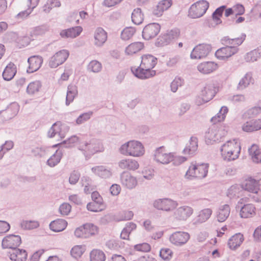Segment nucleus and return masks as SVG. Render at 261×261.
I'll use <instances>...</instances> for the list:
<instances>
[{"instance_id": "obj_23", "label": "nucleus", "mask_w": 261, "mask_h": 261, "mask_svg": "<svg viewBox=\"0 0 261 261\" xmlns=\"http://www.w3.org/2000/svg\"><path fill=\"white\" fill-rule=\"evenodd\" d=\"M197 68L200 73L207 74L216 71L218 68V65L214 62H203L198 65Z\"/></svg>"}, {"instance_id": "obj_48", "label": "nucleus", "mask_w": 261, "mask_h": 261, "mask_svg": "<svg viewBox=\"0 0 261 261\" xmlns=\"http://www.w3.org/2000/svg\"><path fill=\"white\" fill-rule=\"evenodd\" d=\"M228 109L225 106L222 107L219 113L211 118V121L214 123H216L222 121L224 120L226 114L227 113Z\"/></svg>"}, {"instance_id": "obj_46", "label": "nucleus", "mask_w": 261, "mask_h": 261, "mask_svg": "<svg viewBox=\"0 0 261 261\" xmlns=\"http://www.w3.org/2000/svg\"><path fill=\"white\" fill-rule=\"evenodd\" d=\"M61 5L59 0H47L42 7L43 12L45 13H49L53 8H59Z\"/></svg>"}, {"instance_id": "obj_55", "label": "nucleus", "mask_w": 261, "mask_h": 261, "mask_svg": "<svg viewBox=\"0 0 261 261\" xmlns=\"http://www.w3.org/2000/svg\"><path fill=\"white\" fill-rule=\"evenodd\" d=\"M173 252L169 248H165L161 249L160 257L165 260H169L172 257Z\"/></svg>"}, {"instance_id": "obj_25", "label": "nucleus", "mask_w": 261, "mask_h": 261, "mask_svg": "<svg viewBox=\"0 0 261 261\" xmlns=\"http://www.w3.org/2000/svg\"><path fill=\"white\" fill-rule=\"evenodd\" d=\"M242 130L245 132H253L261 129V119L249 120L242 126Z\"/></svg>"}, {"instance_id": "obj_61", "label": "nucleus", "mask_w": 261, "mask_h": 261, "mask_svg": "<svg viewBox=\"0 0 261 261\" xmlns=\"http://www.w3.org/2000/svg\"><path fill=\"white\" fill-rule=\"evenodd\" d=\"M71 210V206L68 203H63L59 207V211L62 216L68 215Z\"/></svg>"}, {"instance_id": "obj_58", "label": "nucleus", "mask_w": 261, "mask_h": 261, "mask_svg": "<svg viewBox=\"0 0 261 261\" xmlns=\"http://www.w3.org/2000/svg\"><path fill=\"white\" fill-rule=\"evenodd\" d=\"M19 109V105L17 103H13L8 107L6 112L10 114V117H12L17 114Z\"/></svg>"}, {"instance_id": "obj_10", "label": "nucleus", "mask_w": 261, "mask_h": 261, "mask_svg": "<svg viewBox=\"0 0 261 261\" xmlns=\"http://www.w3.org/2000/svg\"><path fill=\"white\" fill-rule=\"evenodd\" d=\"M153 159L158 163L167 165L173 160V153L168 152L164 146H161L154 150Z\"/></svg>"}, {"instance_id": "obj_8", "label": "nucleus", "mask_w": 261, "mask_h": 261, "mask_svg": "<svg viewBox=\"0 0 261 261\" xmlns=\"http://www.w3.org/2000/svg\"><path fill=\"white\" fill-rule=\"evenodd\" d=\"M208 165L207 164H192L187 171L185 176L187 178H203L207 174Z\"/></svg>"}, {"instance_id": "obj_53", "label": "nucleus", "mask_w": 261, "mask_h": 261, "mask_svg": "<svg viewBox=\"0 0 261 261\" xmlns=\"http://www.w3.org/2000/svg\"><path fill=\"white\" fill-rule=\"evenodd\" d=\"M241 191V188L239 185H233L228 190L227 196L230 198H233L236 196L239 197Z\"/></svg>"}, {"instance_id": "obj_45", "label": "nucleus", "mask_w": 261, "mask_h": 261, "mask_svg": "<svg viewBox=\"0 0 261 261\" xmlns=\"http://www.w3.org/2000/svg\"><path fill=\"white\" fill-rule=\"evenodd\" d=\"M261 57V53L258 49H254L247 53L244 56L246 62L251 63L256 61Z\"/></svg>"}, {"instance_id": "obj_42", "label": "nucleus", "mask_w": 261, "mask_h": 261, "mask_svg": "<svg viewBox=\"0 0 261 261\" xmlns=\"http://www.w3.org/2000/svg\"><path fill=\"white\" fill-rule=\"evenodd\" d=\"M252 161L255 163H261V149L256 145H253L249 149Z\"/></svg>"}, {"instance_id": "obj_36", "label": "nucleus", "mask_w": 261, "mask_h": 261, "mask_svg": "<svg viewBox=\"0 0 261 261\" xmlns=\"http://www.w3.org/2000/svg\"><path fill=\"white\" fill-rule=\"evenodd\" d=\"M244 240L243 235L240 233L232 236L228 241V246L232 250L240 247Z\"/></svg>"}, {"instance_id": "obj_9", "label": "nucleus", "mask_w": 261, "mask_h": 261, "mask_svg": "<svg viewBox=\"0 0 261 261\" xmlns=\"http://www.w3.org/2000/svg\"><path fill=\"white\" fill-rule=\"evenodd\" d=\"M216 92V88L213 83L206 84L200 95L196 97V104L200 106L210 101L214 97Z\"/></svg>"}, {"instance_id": "obj_39", "label": "nucleus", "mask_w": 261, "mask_h": 261, "mask_svg": "<svg viewBox=\"0 0 261 261\" xmlns=\"http://www.w3.org/2000/svg\"><path fill=\"white\" fill-rule=\"evenodd\" d=\"M16 73V68L15 65L10 63L5 68L3 73V76L5 80L10 81L12 80Z\"/></svg>"}, {"instance_id": "obj_27", "label": "nucleus", "mask_w": 261, "mask_h": 261, "mask_svg": "<svg viewBox=\"0 0 261 261\" xmlns=\"http://www.w3.org/2000/svg\"><path fill=\"white\" fill-rule=\"evenodd\" d=\"M178 33L176 31H171L170 32L160 36L156 41V45L158 46H163L170 43L171 40L176 38Z\"/></svg>"}, {"instance_id": "obj_24", "label": "nucleus", "mask_w": 261, "mask_h": 261, "mask_svg": "<svg viewBox=\"0 0 261 261\" xmlns=\"http://www.w3.org/2000/svg\"><path fill=\"white\" fill-rule=\"evenodd\" d=\"M193 213V209L189 206L185 205L178 207L174 212L175 218L179 220H186Z\"/></svg>"}, {"instance_id": "obj_43", "label": "nucleus", "mask_w": 261, "mask_h": 261, "mask_svg": "<svg viewBox=\"0 0 261 261\" xmlns=\"http://www.w3.org/2000/svg\"><path fill=\"white\" fill-rule=\"evenodd\" d=\"M62 157V152L61 150H57L56 152L52 155L47 161V165L50 167H54L58 165Z\"/></svg>"}, {"instance_id": "obj_15", "label": "nucleus", "mask_w": 261, "mask_h": 261, "mask_svg": "<svg viewBox=\"0 0 261 261\" xmlns=\"http://www.w3.org/2000/svg\"><path fill=\"white\" fill-rule=\"evenodd\" d=\"M69 127L60 122L55 123L48 132V137L53 138L56 135H58L61 139L64 138L68 132Z\"/></svg>"}, {"instance_id": "obj_44", "label": "nucleus", "mask_w": 261, "mask_h": 261, "mask_svg": "<svg viewBox=\"0 0 261 261\" xmlns=\"http://www.w3.org/2000/svg\"><path fill=\"white\" fill-rule=\"evenodd\" d=\"M90 261H105L106 255L105 253L100 249H93L90 253Z\"/></svg>"}, {"instance_id": "obj_32", "label": "nucleus", "mask_w": 261, "mask_h": 261, "mask_svg": "<svg viewBox=\"0 0 261 261\" xmlns=\"http://www.w3.org/2000/svg\"><path fill=\"white\" fill-rule=\"evenodd\" d=\"M256 215V208L254 204L248 203L244 204L241 208L240 216L242 218H249Z\"/></svg>"}, {"instance_id": "obj_19", "label": "nucleus", "mask_w": 261, "mask_h": 261, "mask_svg": "<svg viewBox=\"0 0 261 261\" xmlns=\"http://www.w3.org/2000/svg\"><path fill=\"white\" fill-rule=\"evenodd\" d=\"M21 242L20 237L18 235L10 234L5 237L2 241L3 248L16 249Z\"/></svg>"}, {"instance_id": "obj_51", "label": "nucleus", "mask_w": 261, "mask_h": 261, "mask_svg": "<svg viewBox=\"0 0 261 261\" xmlns=\"http://www.w3.org/2000/svg\"><path fill=\"white\" fill-rule=\"evenodd\" d=\"M102 68L101 64L96 60L91 61L87 66L88 71L94 73H97L101 71Z\"/></svg>"}, {"instance_id": "obj_12", "label": "nucleus", "mask_w": 261, "mask_h": 261, "mask_svg": "<svg viewBox=\"0 0 261 261\" xmlns=\"http://www.w3.org/2000/svg\"><path fill=\"white\" fill-rule=\"evenodd\" d=\"M209 7L206 1L202 0L193 4L189 11V16L192 18H197L202 16Z\"/></svg>"}, {"instance_id": "obj_37", "label": "nucleus", "mask_w": 261, "mask_h": 261, "mask_svg": "<svg viewBox=\"0 0 261 261\" xmlns=\"http://www.w3.org/2000/svg\"><path fill=\"white\" fill-rule=\"evenodd\" d=\"M253 81L252 73L251 72H247L240 80L237 86V89L239 90H244L247 88Z\"/></svg>"}, {"instance_id": "obj_49", "label": "nucleus", "mask_w": 261, "mask_h": 261, "mask_svg": "<svg viewBox=\"0 0 261 261\" xmlns=\"http://www.w3.org/2000/svg\"><path fill=\"white\" fill-rule=\"evenodd\" d=\"M42 86L39 81H35L30 83L27 89V92L30 95H33L39 92Z\"/></svg>"}, {"instance_id": "obj_20", "label": "nucleus", "mask_w": 261, "mask_h": 261, "mask_svg": "<svg viewBox=\"0 0 261 261\" xmlns=\"http://www.w3.org/2000/svg\"><path fill=\"white\" fill-rule=\"evenodd\" d=\"M120 180L122 186L128 189H133L138 185L136 177L126 172H123L121 174Z\"/></svg>"}, {"instance_id": "obj_3", "label": "nucleus", "mask_w": 261, "mask_h": 261, "mask_svg": "<svg viewBox=\"0 0 261 261\" xmlns=\"http://www.w3.org/2000/svg\"><path fill=\"white\" fill-rule=\"evenodd\" d=\"M241 150L240 142L238 139L230 140L221 147L220 151L223 159L227 161H234L240 155Z\"/></svg>"}, {"instance_id": "obj_40", "label": "nucleus", "mask_w": 261, "mask_h": 261, "mask_svg": "<svg viewBox=\"0 0 261 261\" xmlns=\"http://www.w3.org/2000/svg\"><path fill=\"white\" fill-rule=\"evenodd\" d=\"M198 147V139L195 137H191L189 144L184 149L185 154L193 155L195 153Z\"/></svg>"}, {"instance_id": "obj_26", "label": "nucleus", "mask_w": 261, "mask_h": 261, "mask_svg": "<svg viewBox=\"0 0 261 261\" xmlns=\"http://www.w3.org/2000/svg\"><path fill=\"white\" fill-rule=\"evenodd\" d=\"M118 167L122 170L135 171L139 167V164L135 160L123 159L118 163Z\"/></svg>"}, {"instance_id": "obj_54", "label": "nucleus", "mask_w": 261, "mask_h": 261, "mask_svg": "<svg viewBox=\"0 0 261 261\" xmlns=\"http://www.w3.org/2000/svg\"><path fill=\"white\" fill-rule=\"evenodd\" d=\"M183 84L184 80L179 77H176L171 83V90L173 92H176L178 87H181Z\"/></svg>"}, {"instance_id": "obj_30", "label": "nucleus", "mask_w": 261, "mask_h": 261, "mask_svg": "<svg viewBox=\"0 0 261 261\" xmlns=\"http://www.w3.org/2000/svg\"><path fill=\"white\" fill-rule=\"evenodd\" d=\"M171 0H162L153 9L152 13L156 17L161 16L165 11L167 10L172 5Z\"/></svg>"}, {"instance_id": "obj_22", "label": "nucleus", "mask_w": 261, "mask_h": 261, "mask_svg": "<svg viewBox=\"0 0 261 261\" xmlns=\"http://www.w3.org/2000/svg\"><path fill=\"white\" fill-rule=\"evenodd\" d=\"M108 38L107 33L101 27L96 29L94 33V44L97 47L102 46Z\"/></svg>"}, {"instance_id": "obj_11", "label": "nucleus", "mask_w": 261, "mask_h": 261, "mask_svg": "<svg viewBox=\"0 0 261 261\" xmlns=\"http://www.w3.org/2000/svg\"><path fill=\"white\" fill-rule=\"evenodd\" d=\"M98 227L92 223H86L77 228L74 234L77 238H88L98 233Z\"/></svg>"}, {"instance_id": "obj_29", "label": "nucleus", "mask_w": 261, "mask_h": 261, "mask_svg": "<svg viewBox=\"0 0 261 261\" xmlns=\"http://www.w3.org/2000/svg\"><path fill=\"white\" fill-rule=\"evenodd\" d=\"M83 31L81 26H76L68 29L63 30L60 35L63 38H74L79 36Z\"/></svg>"}, {"instance_id": "obj_33", "label": "nucleus", "mask_w": 261, "mask_h": 261, "mask_svg": "<svg viewBox=\"0 0 261 261\" xmlns=\"http://www.w3.org/2000/svg\"><path fill=\"white\" fill-rule=\"evenodd\" d=\"M144 47V43L140 41L135 42L127 45L124 50L125 55L132 56L140 51Z\"/></svg>"}, {"instance_id": "obj_63", "label": "nucleus", "mask_w": 261, "mask_h": 261, "mask_svg": "<svg viewBox=\"0 0 261 261\" xmlns=\"http://www.w3.org/2000/svg\"><path fill=\"white\" fill-rule=\"evenodd\" d=\"M80 177V173L76 171L72 172L69 177V182L71 185H75Z\"/></svg>"}, {"instance_id": "obj_41", "label": "nucleus", "mask_w": 261, "mask_h": 261, "mask_svg": "<svg viewBox=\"0 0 261 261\" xmlns=\"http://www.w3.org/2000/svg\"><path fill=\"white\" fill-rule=\"evenodd\" d=\"M212 210L209 208L201 210L196 218V223H202L206 221L212 214Z\"/></svg>"}, {"instance_id": "obj_38", "label": "nucleus", "mask_w": 261, "mask_h": 261, "mask_svg": "<svg viewBox=\"0 0 261 261\" xmlns=\"http://www.w3.org/2000/svg\"><path fill=\"white\" fill-rule=\"evenodd\" d=\"M77 93L78 91L76 86L73 84L68 85L66 97V106L69 105V104L73 101L74 98L77 96Z\"/></svg>"}, {"instance_id": "obj_59", "label": "nucleus", "mask_w": 261, "mask_h": 261, "mask_svg": "<svg viewBox=\"0 0 261 261\" xmlns=\"http://www.w3.org/2000/svg\"><path fill=\"white\" fill-rule=\"evenodd\" d=\"M93 114V112L89 111L87 113H83L80 115L76 120V123L77 124H81L85 122L88 121Z\"/></svg>"}, {"instance_id": "obj_31", "label": "nucleus", "mask_w": 261, "mask_h": 261, "mask_svg": "<svg viewBox=\"0 0 261 261\" xmlns=\"http://www.w3.org/2000/svg\"><path fill=\"white\" fill-rule=\"evenodd\" d=\"M9 256L11 261H26L28 254L25 250L16 248L10 251Z\"/></svg>"}, {"instance_id": "obj_13", "label": "nucleus", "mask_w": 261, "mask_h": 261, "mask_svg": "<svg viewBox=\"0 0 261 261\" xmlns=\"http://www.w3.org/2000/svg\"><path fill=\"white\" fill-rule=\"evenodd\" d=\"M211 50L212 47L210 44H199L193 48L190 56L192 59H201L207 57Z\"/></svg>"}, {"instance_id": "obj_34", "label": "nucleus", "mask_w": 261, "mask_h": 261, "mask_svg": "<svg viewBox=\"0 0 261 261\" xmlns=\"http://www.w3.org/2000/svg\"><path fill=\"white\" fill-rule=\"evenodd\" d=\"M230 208L228 204L221 205L217 212V219L220 222H224L229 217Z\"/></svg>"}, {"instance_id": "obj_6", "label": "nucleus", "mask_w": 261, "mask_h": 261, "mask_svg": "<svg viewBox=\"0 0 261 261\" xmlns=\"http://www.w3.org/2000/svg\"><path fill=\"white\" fill-rule=\"evenodd\" d=\"M241 188L252 194L251 197L254 201L261 202V178L256 180L249 178L242 184Z\"/></svg>"}, {"instance_id": "obj_28", "label": "nucleus", "mask_w": 261, "mask_h": 261, "mask_svg": "<svg viewBox=\"0 0 261 261\" xmlns=\"http://www.w3.org/2000/svg\"><path fill=\"white\" fill-rule=\"evenodd\" d=\"M29 67L27 70L28 73H33L37 71L41 67L43 59L38 56L31 57L28 60Z\"/></svg>"}, {"instance_id": "obj_35", "label": "nucleus", "mask_w": 261, "mask_h": 261, "mask_svg": "<svg viewBox=\"0 0 261 261\" xmlns=\"http://www.w3.org/2000/svg\"><path fill=\"white\" fill-rule=\"evenodd\" d=\"M67 226L66 220L62 219H57L53 221L49 224V228L54 232H59L63 231Z\"/></svg>"}, {"instance_id": "obj_64", "label": "nucleus", "mask_w": 261, "mask_h": 261, "mask_svg": "<svg viewBox=\"0 0 261 261\" xmlns=\"http://www.w3.org/2000/svg\"><path fill=\"white\" fill-rule=\"evenodd\" d=\"M135 250L142 252H148L150 250L151 247L149 244L144 243L136 245L134 246Z\"/></svg>"}, {"instance_id": "obj_4", "label": "nucleus", "mask_w": 261, "mask_h": 261, "mask_svg": "<svg viewBox=\"0 0 261 261\" xmlns=\"http://www.w3.org/2000/svg\"><path fill=\"white\" fill-rule=\"evenodd\" d=\"M119 151L125 156L140 157L144 155L145 149L140 142L131 140L121 145L119 148Z\"/></svg>"}, {"instance_id": "obj_21", "label": "nucleus", "mask_w": 261, "mask_h": 261, "mask_svg": "<svg viewBox=\"0 0 261 261\" xmlns=\"http://www.w3.org/2000/svg\"><path fill=\"white\" fill-rule=\"evenodd\" d=\"M91 171L95 175L103 179L109 178L113 175L112 169L103 165L93 167L91 168Z\"/></svg>"}, {"instance_id": "obj_52", "label": "nucleus", "mask_w": 261, "mask_h": 261, "mask_svg": "<svg viewBox=\"0 0 261 261\" xmlns=\"http://www.w3.org/2000/svg\"><path fill=\"white\" fill-rule=\"evenodd\" d=\"M85 251L84 246L76 245L74 246L71 250V254L74 258H78L82 256Z\"/></svg>"}, {"instance_id": "obj_14", "label": "nucleus", "mask_w": 261, "mask_h": 261, "mask_svg": "<svg viewBox=\"0 0 261 261\" xmlns=\"http://www.w3.org/2000/svg\"><path fill=\"white\" fill-rule=\"evenodd\" d=\"M176 201L169 198L158 199L154 201L153 205L155 208L166 212L173 210L177 206Z\"/></svg>"}, {"instance_id": "obj_56", "label": "nucleus", "mask_w": 261, "mask_h": 261, "mask_svg": "<svg viewBox=\"0 0 261 261\" xmlns=\"http://www.w3.org/2000/svg\"><path fill=\"white\" fill-rule=\"evenodd\" d=\"M87 208L89 211L91 212H98L104 210L105 205H101L94 202H89L87 204Z\"/></svg>"}, {"instance_id": "obj_62", "label": "nucleus", "mask_w": 261, "mask_h": 261, "mask_svg": "<svg viewBox=\"0 0 261 261\" xmlns=\"http://www.w3.org/2000/svg\"><path fill=\"white\" fill-rule=\"evenodd\" d=\"M47 150L45 147H35L32 149V152L35 156L42 157L46 154Z\"/></svg>"}, {"instance_id": "obj_50", "label": "nucleus", "mask_w": 261, "mask_h": 261, "mask_svg": "<svg viewBox=\"0 0 261 261\" xmlns=\"http://www.w3.org/2000/svg\"><path fill=\"white\" fill-rule=\"evenodd\" d=\"M136 32V30L133 27L125 28L121 32V38L123 40L130 39Z\"/></svg>"}, {"instance_id": "obj_7", "label": "nucleus", "mask_w": 261, "mask_h": 261, "mask_svg": "<svg viewBox=\"0 0 261 261\" xmlns=\"http://www.w3.org/2000/svg\"><path fill=\"white\" fill-rule=\"evenodd\" d=\"M228 129V126L226 125L212 126L205 134L206 142L211 144L215 142H220L226 135Z\"/></svg>"}, {"instance_id": "obj_60", "label": "nucleus", "mask_w": 261, "mask_h": 261, "mask_svg": "<svg viewBox=\"0 0 261 261\" xmlns=\"http://www.w3.org/2000/svg\"><path fill=\"white\" fill-rule=\"evenodd\" d=\"M228 100L233 103H238L245 102L246 98L243 94H237L229 97Z\"/></svg>"}, {"instance_id": "obj_18", "label": "nucleus", "mask_w": 261, "mask_h": 261, "mask_svg": "<svg viewBox=\"0 0 261 261\" xmlns=\"http://www.w3.org/2000/svg\"><path fill=\"white\" fill-rule=\"evenodd\" d=\"M160 29L161 27L159 23H149L144 27L142 32V36L145 40H150L159 34Z\"/></svg>"}, {"instance_id": "obj_17", "label": "nucleus", "mask_w": 261, "mask_h": 261, "mask_svg": "<svg viewBox=\"0 0 261 261\" xmlns=\"http://www.w3.org/2000/svg\"><path fill=\"white\" fill-rule=\"evenodd\" d=\"M69 53L66 49L61 50L56 53L49 59V66L55 68L62 64L68 58Z\"/></svg>"}, {"instance_id": "obj_16", "label": "nucleus", "mask_w": 261, "mask_h": 261, "mask_svg": "<svg viewBox=\"0 0 261 261\" xmlns=\"http://www.w3.org/2000/svg\"><path fill=\"white\" fill-rule=\"evenodd\" d=\"M190 238L188 232L185 231H176L169 237L171 243L176 246H181L186 244Z\"/></svg>"}, {"instance_id": "obj_2", "label": "nucleus", "mask_w": 261, "mask_h": 261, "mask_svg": "<svg viewBox=\"0 0 261 261\" xmlns=\"http://www.w3.org/2000/svg\"><path fill=\"white\" fill-rule=\"evenodd\" d=\"M245 37L246 35L244 34H242L240 37L233 39L224 37L222 41L226 46L222 47L216 51V58L219 60H225L236 54L238 51L237 46L243 43Z\"/></svg>"}, {"instance_id": "obj_57", "label": "nucleus", "mask_w": 261, "mask_h": 261, "mask_svg": "<svg viewBox=\"0 0 261 261\" xmlns=\"http://www.w3.org/2000/svg\"><path fill=\"white\" fill-rule=\"evenodd\" d=\"M21 227L25 229H32L39 226V223L35 221H23L21 223Z\"/></svg>"}, {"instance_id": "obj_5", "label": "nucleus", "mask_w": 261, "mask_h": 261, "mask_svg": "<svg viewBox=\"0 0 261 261\" xmlns=\"http://www.w3.org/2000/svg\"><path fill=\"white\" fill-rule=\"evenodd\" d=\"M78 149L86 158H90L94 154L102 152L104 150L101 142L94 138L80 142L78 146Z\"/></svg>"}, {"instance_id": "obj_47", "label": "nucleus", "mask_w": 261, "mask_h": 261, "mask_svg": "<svg viewBox=\"0 0 261 261\" xmlns=\"http://www.w3.org/2000/svg\"><path fill=\"white\" fill-rule=\"evenodd\" d=\"M144 19V15L140 8L134 10L132 14V21L136 24L139 25L142 23Z\"/></svg>"}, {"instance_id": "obj_1", "label": "nucleus", "mask_w": 261, "mask_h": 261, "mask_svg": "<svg viewBox=\"0 0 261 261\" xmlns=\"http://www.w3.org/2000/svg\"><path fill=\"white\" fill-rule=\"evenodd\" d=\"M157 64V59L149 54L143 55L138 68L132 67L131 70L135 76L140 79H147L154 76L156 71L152 69Z\"/></svg>"}]
</instances>
